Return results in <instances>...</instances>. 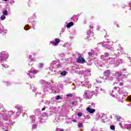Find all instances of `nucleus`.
<instances>
[{"instance_id": "obj_2", "label": "nucleus", "mask_w": 131, "mask_h": 131, "mask_svg": "<svg viewBox=\"0 0 131 131\" xmlns=\"http://www.w3.org/2000/svg\"><path fill=\"white\" fill-rule=\"evenodd\" d=\"M9 58V54L3 51L0 53V63L3 64L5 62V61H7V59Z\"/></svg>"}, {"instance_id": "obj_37", "label": "nucleus", "mask_w": 131, "mask_h": 131, "mask_svg": "<svg viewBox=\"0 0 131 131\" xmlns=\"http://www.w3.org/2000/svg\"><path fill=\"white\" fill-rule=\"evenodd\" d=\"M63 47H65L66 48H69V43H66L64 45Z\"/></svg>"}, {"instance_id": "obj_14", "label": "nucleus", "mask_w": 131, "mask_h": 131, "mask_svg": "<svg viewBox=\"0 0 131 131\" xmlns=\"http://www.w3.org/2000/svg\"><path fill=\"white\" fill-rule=\"evenodd\" d=\"M82 74H83V75H85V76H91V70H85V71H82Z\"/></svg>"}, {"instance_id": "obj_21", "label": "nucleus", "mask_w": 131, "mask_h": 131, "mask_svg": "<svg viewBox=\"0 0 131 131\" xmlns=\"http://www.w3.org/2000/svg\"><path fill=\"white\" fill-rule=\"evenodd\" d=\"M88 55L90 57H94L95 55H97V52H96V51L92 50L91 52H88Z\"/></svg>"}, {"instance_id": "obj_16", "label": "nucleus", "mask_w": 131, "mask_h": 131, "mask_svg": "<svg viewBox=\"0 0 131 131\" xmlns=\"http://www.w3.org/2000/svg\"><path fill=\"white\" fill-rule=\"evenodd\" d=\"M60 42V40L58 38H55L54 41H50V43L54 47H57L58 46V43Z\"/></svg>"}, {"instance_id": "obj_56", "label": "nucleus", "mask_w": 131, "mask_h": 131, "mask_svg": "<svg viewBox=\"0 0 131 131\" xmlns=\"http://www.w3.org/2000/svg\"><path fill=\"white\" fill-rule=\"evenodd\" d=\"M100 91H101V92H103V93H105V90H104V89H100Z\"/></svg>"}, {"instance_id": "obj_51", "label": "nucleus", "mask_w": 131, "mask_h": 131, "mask_svg": "<svg viewBox=\"0 0 131 131\" xmlns=\"http://www.w3.org/2000/svg\"><path fill=\"white\" fill-rule=\"evenodd\" d=\"M56 131H64V130H63V129L58 128L56 130Z\"/></svg>"}, {"instance_id": "obj_29", "label": "nucleus", "mask_w": 131, "mask_h": 131, "mask_svg": "<svg viewBox=\"0 0 131 131\" xmlns=\"http://www.w3.org/2000/svg\"><path fill=\"white\" fill-rule=\"evenodd\" d=\"M3 15L4 16H8V11L7 10H4L3 12Z\"/></svg>"}, {"instance_id": "obj_64", "label": "nucleus", "mask_w": 131, "mask_h": 131, "mask_svg": "<svg viewBox=\"0 0 131 131\" xmlns=\"http://www.w3.org/2000/svg\"><path fill=\"white\" fill-rule=\"evenodd\" d=\"M100 26H97V30H100Z\"/></svg>"}, {"instance_id": "obj_28", "label": "nucleus", "mask_w": 131, "mask_h": 131, "mask_svg": "<svg viewBox=\"0 0 131 131\" xmlns=\"http://www.w3.org/2000/svg\"><path fill=\"white\" fill-rule=\"evenodd\" d=\"M95 64L97 67H102V65H103L102 63L99 62H96Z\"/></svg>"}, {"instance_id": "obj_49", "label": "nucleus", "mask_w": 131, "mask_h": 131, "mask_svg": "<svg viewBox=\"0 0 131 131\" xmlns=\"http://www.w3.org/2000/svg\"><path fill=\"white\" fill-rule=\"evenodd\" d=\"M4 108V105L2 104H0V110H2V108Z\"/></svg>"}, {"instance_id": "obj_42", "label": "nucleus", "mask_w": 131, "mask_h": 131, "mask_svg": "<svg viewBox=\"0 0 131 131\" xmlns=\"http://www.w3.org/2000/svg\"><path fill=\"white\" fill-rule=\"evenodd\" d=\"M45 103L46 105H50V104H51V102L49 101H46Z\"/></svg>"}, {"instance_id": "obj_15", "label": "nucleus", "mask_w": 131, "mask_h": 131, "mask_svg": "<svg viewBox=\"0 0 131 131\" xmlns=\"http://www.w3.org/2000/svg\"><path fill=\"white\" fill-rule=\"evenodd\" d=\"M50 90H51L50 88H48V87L45 86L44 88L43 93L41 94V93H39V94L41 95V97H42V96H43L45 95H47V94H48V93H49V92H50Z\"/></svg>"}, {"instance_id": "obj_10", "label": "nucleus", "mask_w": 131, "mask_h": 131, "mask_svg": "<svg viewBox=\"0 0 131 131\" xmlns=\"http://www.w3.org/2000/svg\"><path fill=\"white\" fill-rule=\"evenodd\" d=\"M79 84H82V86H92V84L90 83V81L88 79L84 80L83 82H80Z\"/></svg>"}, {"instance_id": "obj_61", "label": "nucleus", "mask_w": 131, "mask_h": 131, "mask_svg": "<svg viewBox=\"0 0 131 131\" xmlns=\"http://www.w3.org/2000/svg\"><path fill=\"white\" fill-rule=\"evenodd\" d=\"M32 62H31V61L30 62V63H29V66H30V65H32Z\"/></svg>"}, {"instance_id": "obj_58", "label": "nucleus", "mask_w": 131, "mask_h": 131, "mask_svg": "<svg viewBox=\"0 0 131 131\" xmlns=\"http://www.w3.org/2000/svg\"><path fill=\"white\" fill-rule=\"evenodd\" d=\"M110 80H113L114 79V77H111V78H110Z\"/></svg>"}, {"instance_id": "obj_9", "label": "nucleus", "mask_w": 131, "mask_h": 131, "mask_svg": "<svg viewBox=\"0 0 131 131\" xmlns=\"http://www.w3.org/2000/svg\"><path fill=\"white\" fill-rule=\"evenodd\" d=\"M110 42V41L104 42L102 43V47H103V48H105V49H107V50H111V51H112L113 50L114 48L113 47H111L110 45L108 44Z\"/></svg>"}, {"instance_id": "obj_40", "label": "nucleus", "mask_w": 131, "mask_h": 131, "mask_svg": "<svg viewBox=\"0 0 131 131\" xmlns=\"http://www.w3.org/2000/svg\"><path fill=\"white\" fill-rule=\"evenodd\" d=\"M104 56L105 57V58H107V57H109V53L105 52L104 53Z\"/></svg>"}, {"instance_id": "obj_55", "label": "nucleus", "mask_w": 131, "mask_h": 131, "mask_svg": "<svg viewBox=\"0 0 131 131\" xmlns=\"http://www.w3.org/2000/svg\"><path fill=\"white\" fill-rule=\"evenodd\" d=\"M85 118H86V119H90V118H91V117L89 115H87Z\"/></svg>"}, {"instance_id": "obj_62", "label": "nucleus", "mask_w": 131, "mask_h": 131, "mask_svg": "<svg viewBox=\"0 0 131 131\" xmlns=\"http://www.w3.org/2000/svg\"><path fill=\"white\" fill-rule=\"evenodd\" d=\"M91 131H98V130H97V129H96L92 128Z\"/></svg>"}, {"instance_id": "obj_48", "label": "nucleus", "mask_w": 131, "mask_h": 131, "mask_svg": "<svg viewBox=\"0 0 131 131\" xmlns=\"http://www.w3.org/2000/svg\"><path fill=\"white\" fill-rule=\"evenodd\" d=\"M127 101H129V102H130L131 101V97L130 96H128V99H127Z\"/></svg>"}, {"instance_id": "obj_44", "label": "nucleus", "mask_w": 131, "mask_h": 131, "mask_svg": "<svg viewBox=\"0 0 131 131\" xmlns=\"http://www.w3.org/2000/svg\"><path fill=\"white\" fill-rule=\"evenodd\" d=\"M32 128L34 129H35L36 128V125L33 124L32 125Z\"/></svg>"}, {"instance_id": "obj_13", "label": "nucleus", "mask_w": 131, "mask_h": 131, "mask_svg": "<svg viewBox=\"0 0 131 131\" xmlns=\"http://www.w3.org/2000/svg\"><path fill=\"white\" fill-rule=\"evenodd\" d=\"M79 58L77 59V62L78 63H81V64H83V63H85V60L83 57H81V55L79 54L78 55Z\"/></svg>"}, {"instance_id": "obj_47", "label": "nucleus", "mask_w": 131, "mask_h": 131, "mask_svg": "<svg viewBox=\"0 0 131 131\" xmlns=\"http://www.w3.org/2000/svg\"><path fill=\"white\" fill-rule=\"evenodd\" d=\"M3 67H4V68H8V66H7L6 64L5 65L4 64H2Z\"/></svg>"}, {"instance_id": "obj_6", "label": "nucleus", "mask_w": 131, "mask_h": 131, "mask_svg": "<svg viewBox=\"0 0 131 131\" xmlns=\"http://www.w3.org/2000/svg\"><path fill=\"white\" fill-rule=\"evenodd\" d=\"M60 62L57 61H53L51 64L50 67L52 69H57L60 67Z\"/></svg>"}, {"instance_id": "obj_38", "label": "nucleus", "mask_w": 131, "mask_h": 131, "mask_svg": "<svg viewBox=\"0 0 131 131\" xmlns=\"http://www.w3.org/2000/svg\"><path fill=\"white\" fill-rule=\"evenodd\" d=\"M40 83H42V84H45L47 83V82L43 80H41L40 81Z\"/></svg>"}, {"instance_id": "obj_46", "label": "nucleus", "mask_w": 131, "mask_h": 131, "mask_svg": "<svg viewBox=\"0 0 131 131\" xmlns=\"http://www.w3.org/2000/svg\"><path fill=\"white\" fill-rule=\"evenodd\" d=\"M77 116H78V117H80L82 116V114L78 113V114H77Z\"/></svg>"}, {"instance_id": "obj_32", "label": "nucleus", "mask_w": 131, "mask_h": 131, "mask_svg": "<svg viewBox=\"0 0 131 131\" xmlns=\"http://www.w3.org/2000/svg\"><path fill=\"white\" fill-rule=\"evenodd\" d=\"M72 105L73 106H77V101H74L72 102Z\"/></svg>"}, {"instance_id": "obj_52", "label": "nucleus", "mask_w": 131, "mask_h": 131, "mask_svg": "<svg viewBox=\"0 0 131 131\" xmlns=\"http://www.w3.org/2000/svg\"><path fill=\"white\" fill-rule=\"evenodd\" d=\"M72 94H69L67 95V96L68 97H72Z\"/></svg>"}, {"instance_id": "obj_36", "label": "nucleus", "mask_w": 131, "mask_h": 131, "mask_svg": "<svg viewBox=\"0 0 131 131\" xmlns=\"http://www.w3.org/2000/svg\"><path fill=\"white\" fill-rule=\"evenodd\" d=\"M74 17H75V18H74V21H77L78 20V16L77 15H75Z\"/></svg>"}, {"instance_id": "obj_1", "label": "nucleus", "mask_w": 131, "mask_h": 131, "mask_svg": "<svg viewBox=\"0 0 131 131\" xmlns=\"http://www.w3.org/2000/svg\"><path fill=\"white\" fill-rule=\"evenodd\" d=\"M14 113H15V112L13 111H8L5 110L2 112V113H0V115H1L3 120H5V121H8V124H9V125H13V124L15 123V122H12L10 118Z\"/></svg>"}, {"instance_id": "obj_12", "label": "nucleus", "mask_w": 131, "mask_h": 131, "mask_svg": "<svg viewBox=\"0 0 131 131\" xmlns=\"http://www.w3.org/2000/svg\"><path fill=\"white\" fill-rule=\"evenodd\" d=\"M113 76H116L117 77V79H118V78H120L122 79V74H121V72H114L113 73Z\"/></svg>"}, {"instance_id": "obj_18", "label": "nucleus", "mask_w": 131, "mask_h": 131, "mask_svg": "<svg viewBox=\"0 0 131 131\" xmlns=\"http://www.w3.org/2000/svg\"><path fill=\"white\" fill-rule=\"evenodd\" d=\"M107 61V63L109 64H114L115 63V58H110L108 59H107L106 60Z\"/></svg>"}, {"instance_id": "obj_35", "label": "nucleus", "mask_w": 131, "mask_h": 131, "mask_svg": "<svg viewBox=\"0 0 131 131\" xmlns=\"http://www.w3.org/2000/svg\"><path fill=\"white\" fill-rule=\"evenodd\" d=\"M78 127H82V126H83V125L82 124V123L79 122L78 123Z\"/></svg>"}, {"instance_id": "obj_20", "label": "nucleus", "mask_w": 131, "mask_h": 131, "mask_svg": "<svg viewBox=\"0 0 131 131\" xmlns=\"http://www.w3.org/2000/svg\"><path fill=\"white\" fill-rule=\"evenodd\" d=\"M110 73H111V71L107 70L106 71H105L103 75L104 76H105V77H109L110 75Z\"/></svg>"}, {"instance_id": "obj_33", "label": "nucleus", "mask_w": 131, "mask_h": 131, "mask_svg": "<svg viewBox=\"0 0 131 131\" xmlns=\"http://www.w3.org/2000/svg\"><path fill=\"white\" fill-rule=\"evenodd\" d=\"M110 129H112V130H115V126L113 125H111Z\"/></svg>"}, {"instance_id": "obj_27", "label": "nucleus", "mask_w": 131, "mask_h": 131, "mask_svg": "<svg viewBox=\"0 0 131 131\" xmlns=\"http://www.w3.org/2000/svg\"><path fill=\"white\" fill-rule=\"evenodd\" d=\"M29 59H30L31 61H33V62H35V61H36L35 58H32V56H31V55H30L29 56Z\"/></svg>"}, {"instance_id": "obj_24", "label": "nucleus", "mask_w": 131, "mask_h": 131, "mask_svg": "<svg viewBox=\"0 0 131 131\" xmlns=\"http://www.w3.org/2000/svg\"><path fill=\"white\" fill-rule=\"evenodd\" d=\"M30 118L31 120H32V123H34V122H35V116H30Z\"/></svg>"}, {"instance_id": "obj_45", "label": "nucleus", "mask_w": 131, "mask_h": 131, "mask_svg": "<svg viewBox=\"0 0 131 131\" xmlns=\"http://www.w3.org/2000/svg\"><path fill=\"white\" fill-rule=\"evenodd\" d=\"M29 26H26L25 28H24V29L25 30H29V28H28V27H29Z\"/></svg>"}, {"instance_id": "obj_41", "label": "nucleus", "mask_w": 131, "mask_h": 131, "mask_svg": "<svg viewBox=\"0 0 131 131\" xmlns=\"http://www.w3.org/2000/svg\"><path fill=\"white\" fill-rule=\"evenodd\" d=\"M116 118L117 120L118 121H119V120L121 118V117H120V116H116Z\"/></svg>"}, {"instance_id": "obj_59", "label": "nucleus", "mask_w": 131, "mask_h": 131, "mask_svg": "<svg viewBox=\"0 0 131 131\" xmlns=\"http://www.w3.org/2000/svg\"><path fill=\"white\" fill-rule=\"evenodd\" d=\"M99 88H97L96 89V91L98 93V92H99Z\"/></svg>"}, {"instance_id": "obj_30", "label": "nucleus", "mask_w": 131, "mask_h": 131, "mask_svg": "<svg viewBox=\"0 0 131 131\" xmlns=\"http://www.w3.org/2000/svg\"><path fill=\"white\" fill-rule=\"evenodd\" d=\"M118 99L120 102H122V101H123V96H120L119 97H118Z\"/></svg>"}, {"instance_id": "obj_53", "label": "nucleus", "mask_w": 131, "mask_h": 131, "mask_svg": "<svg viewBox=\"0 0 131 131\" xmlns=\"http://www.w3.org/2000/svg\"><path fill=\"white\" fill-rule=\"evenodd\" d=\"M129 127L131 128V124H129L127 126V129H129Z\"/></svg>"}, {"instance_id": "obj_8", "label": "nucleus", "mask_w": 131, "mask_h": 131, "mask_svg": "<svg viewBox=\"0 0 131 131\" xmlns=\"http://www.w3.org/2000/svg\"><path fill=\"white\" fill-rule=\"evenodd\" d=\"M90 28L91 30H89L87 31V33H86V39H89L90 38V37H92V36H94V32H93V28H94V27L91 26H90Z\"/></svg>"}, {"instance_id": "obj_23", "label": "nucleus", "mask_w": 131, "mask_h": 131, "mask_svg": "<svg viewBox=\"0 0 131 131\" xmlns=\"http://www.w3.org/2000/svg\"><path fill=\"white\" fill-rule=\"evenodd\" d=\"M91 106H89V107L86 108L87 111L89 112V113H94L96 110L95 109L91 108Z\"/></svg>"}, {"instance_id": "obj_39", "label": "nucleus", "mask_w": 131, "mask_h": 131, "mask_svg": "<svg viewBox=\"0 0 131 131\" xmlns=\"http://www.w3.org/2000/svg\"><path fill=\"white\" fill-rule=\"evenodd\" d=\"M61 75L63 76H65V75H66V72L63 71L62 72H61Z\"/></svg>"}, {"instance_id": "obj_26", "label": "nucleus", "mask_w": 131, "mask_h": 131, "mask_svg": "<svg viewBox=\"0 0 131 131\" xmlns=\"http://www.w3.org/2000/svg\"><path fill=\"white\" fill-rule=\"evenodd\" d=\"M4 31V26H3V25H0V33H3Z\"/></svg>"}, {"instance_id": "obj_7", "label": "nucleus", "mask_w": 131, "mask_h": 131, "mask_svg": "<svg viewBox=\"0 0 131 131\" xmlns=\"http://www.w3.org/2000/svg\"><path fill=\"white\" fill-rule=\"evenodd\" d=\"M118 92H119V88L115 87L112 91V97H113L114 98H117V94H118Z\"/></svg>"}, {"instance_id": "obj_60", "label": "nucleus", "mask_w": 131, "mask_h": 131, "mask_svg": "<svg viewBox=\"0 0 131 131\" xmlns=\"http://www.w3.org/2000/svg\"><path fill=\"white\" fill-rule=\"evenodd\" d=\"M119 84H120V85H121V86H122V85H123V83L120 82V83H119Z\"/></svg>"}, {"instance_id": "obj_34", "label": "nucleus", "mask_w": 131, "mask_h": 131, "mask_svg": "<svg viewBox=\"0 0 131 131\" xmlns=\"http://www.w3.org/2000/svg\"><path fill=\"white\" fill-rule=\"evenodd\" d=\"M0 18L1 19V20H5V19H6V16L5 15H2L1 17H0Z\"/></svg>"}, {"instance_id": "obj_19", "label": "nucleus", "mask_w": 131, "mask_h": 131, "mask_svg": "<svg viewBox=\"0 0 131 131\" xmlns=\"http://www.w3.org/2000/svg\"><path fill=\"white\" fill-rule=\"evenodd\" d=\"M49 110L53 113H57V112H58V109H57V107L56 106H51L50 107Z\"/></svg>"}, {"instance_id": "obj_17", "label": "nucleus", "mask_w": 131, "mask_h": 131, "mask_svg": "<svg viewBox=\"0 0 131 131\" xmlns=\"http://www.w3.org/2000/svg\"><path fill=\"white\" fill-rule=\"evenodd\" d=\"M123 62V60L121 59H118L115 60V66L117 67L119 66V64H121Z\"/></svg>"}, {"instance_id": "obj_3", "label": "nucleus", "mask_w": 131, "mask_h": 131, "mask_svg": "<svg viewBox=\"0 0 131 131\" xmlns=\"http://www.w3.org/2000/svg\"><path fill=\"white\" fill-rule=\"evenodd\" d=\"M114 54L116 56H119L124 54V51H123V48L121 47L120 44H119L118 46L117 49L114 51Z\"/></svg>"}, {"instance_id": "obj_57", "label": "nucleus", "mask_w": 131, "mask_h": 131, "mask_svg": "<svg viewBox=\"0 0 131 131\" xmlns=\"http://www.w3.org/2000/svg\"><path fill=\"white\" fill-rule=\"evenodd\" d=\"M7 85H10L11 84V83L10 82H6Z\"/></svg>"}, {"instance_id": "obj_63", "label": "nucleus", "mask_w": 131, "mask_h": 131, "mask_svg": "<svg viewBox=\"0 0 131 131\" xmlns=\"http://www.w3.org/2000/svg\"><path fill=\"white\" fill-rule=\"evenodd\" d=\"M92 106H93V107H95V105L94 103H92Z\"/></svg>"}, {"instance_id": "obj_54", "label": "nucleus", "mask_w": 131, "mask_h": 131, "mask_svg": "<svg viewBox=\"0 0 131 131\" xmlns=\"http://www.w3.org/2000/svg\"><path fill=\"white\" fill-rule=\"evenodd\" d=\"M39 67L42 68L43 67V63H40L39 64Z\"/></svg>"}, {"instance_id": "obj_4", "label": "nucleus", "mask_w": 131, "mask_h": 131, "mask_svg": "<svg viewBox=\"0 0 131 131\" xmlns=\"http://www.w3.org/2000/svg\"><path fill=\"white\" fill-rule=\"evenodd\" d=\"M37 73V71L32 68L29 71L28 73V75L30 76V78H34V75Z\"/></svg>"}, {"instance_id": "obj_31", "label": "nucleus", "mask_w": 131, "mask_h": 131, "mask_svg": "<svg viewBox=\"0 0 131 131\" xmlns=\"http://www.w3.org/2000/svg\"><path fill=\"white\" fill-rule=\"evenodd\" d=\"M127 76H128V74H126V75H122V79H123V78H127Z\"/></svg>"}, {"instance_id": "obj_25", "label": "nucleus", "mask_w": 131, "mask_h": 131, "mask_svg": "<svg viewBox=\"0 0 131 131\" xmlns=\"http://www.w3.org/2000/svg\"><path fill=\"white\" fill-rule=\"evenodd\" d=\"M71 26H73V22H72V21L70 22V23L67 25V28H70L71 27Z\"/></svg>"}, {"instance_id": "obj_22", "label": "nucleus", "mask_w": 131, "mask_h": 131, "mask_svg": "<svg viewBox=\"0 0 131 131\" xmlns=\"http://www.w3.org/2000/svg\"><path fill=\"white\" fill-rule=\"evenodd\" d=\"M119 93L121 95L122 94H124V95H126L127 93H126V91L124 90L123 88H121L119 89Z\"/></svg>"}, {"instance_id": "obj_5", "label": "nucleus", "mask_w": 131, "mask_h": 131, "mask_svg": "<svg viewBox=\"0 0 131 131\" xmlns=\"http://www.w3.org/2000/svg\"><path fill=\"white\" fill-rule=\"evenodd\" d=\"M83 97L85 99H92L93 97V93L90 91H85L83 94Z\"/></svg>"}, {"instance_id": "obj_11", "label": "nucleus", "mask_w": 131, "mask_h": 131, "mask_svg": "<svg viewBox=\"0 0 131 131\" xmlns=\"http://www.w3.org/2000/svg\"><path fill=\"white\" fill-rule=\"evenodd\" d=\"M15 108L17 109V112L16 113V116H19L21 114V112L22 111V106L19 105H17L15 106Z\"/></svg>"}, {"instance_id": "obj_43", "label": "nucleus", "mask_w": 131, "mask_h": 131, "mask_svg": "<svg viewBox=\"0 0 131 131\" xmlns=\"http://www.w3.org/2000/svg\"><path fill=\"white\" fill-rule=\"evenodd\" d=\"M60 99H61V96L59 95H58L56 97V100H60Z\"/></svg>"}, {"instance_id": "obj_50", "label": "nucleus", "mask_w": 131, "mask_h": 131, "mask_svg": "<svg viewBox=\"0 0 131 131\" xmlns=\"http://www.w3.org/2000/svg\"><path fill=\"white\" fill-rule=\"evenodd\" d=\"M32 24H33V27L35 25V24H36V23H35V22H34V21H33L32 22ZM32 27V28H33L34 29H35V28H34V27Z\"/></svg>"}]
</instances>
